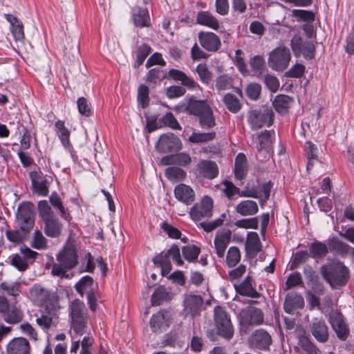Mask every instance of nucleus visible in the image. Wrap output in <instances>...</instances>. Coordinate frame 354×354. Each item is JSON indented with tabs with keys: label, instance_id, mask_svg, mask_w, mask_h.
I'll use <instances>...</instances> for the list:
<instances>
[{
	"label": "nucleus",
	"instance_id": "nucleus-1",
	"mask_svg": "<svg viewBox=\"0 0 354 354\" xmlns=\"http://www.w3.org/2000/svg\"><path fill=\"white\" fill-rule=\"evenodd\" d=\"M76 248L73 243H68L64 250L57 255L60 264H55L51 273L53 276L68 277L66 270L74 268L78 263Z\"/></svg>",
	"mask_w": 354,
	"mask_h": 354
},
{
	"label": "nucleus",
	"instance_id": "nucleus-2",
	"mask_svg": "<svg viewBox=\"0 0 354 354\" xmlns=\"http://www.w3.org/2000/svg\"><path fill=\"white\" fill-rule=\"evenodd\" d=\"M324 279L333 287L344 285L348 279V270L342 263H332L321 267Z\"/></svg>",
	"mask_w": 354,
	"mask_h": 354
},
{
	"label": "nucleus",
	"instance_id": "nucleus-3",
	"mask_svg": "<svg viewBox=\"0 0 354 354\" xmlns=\"http://www.w3.org/2000/svg\"><path fill=\"white\" fill-rule=\"evenodd\" d=\"M291 55L288 47L281 45L274 48L268 59V66L275 71H283L289 66Z\"/></svg>",
	"mask_w": 354,
	"mask_h": 354
},
{
	"label": "nucleus",
	"instance_id": "nucleus-4",
	"mask_svg": "<svg viewBox=\"0 0 354 354\" xmlns=\"http://www.w3.org/2000/svg\"><path fill=\"white\" fill-rule=\"evenodd\" d=\"M16 219L21 230L30 232L35 225L34 205L30 202L21 203L17 208Z\"/></svg>",
	"mask_w": 354,
	"mask_h": 354
},
{
	"label": "nucleus",
	"instance_id": "nucleus-5",
	"mask_svg": "<svg viewBox=\"0 0 354 354\" xmlns=\"http://www.w3.org/2000/svg\"><path fill=\"white\" fill-rule=\"evenodd\" d=\"M214 313V322L218 333L227 339H232L234 329L229 315L221 306H216Z\"/></svg>",
	"mask_w": 354,
	"mask_h": 354
},
{
	"label": "nucleus",
	"instance_id": "nucleus-6",
	"mask_svg": "<svg viewBox=\"0 0 354 354\" xmlns=\"http://www.w3.org/2000/svg\"><path fill=\"white\" fill-rule=\"evenodd\" d=\"M70 309L73 328L77 333L82 334L87 320L85 306L80 300L75 299L71 304Z\"/></svg>",
	"mask_w": 354,
	"mask_h": 354
},
{
	"label": "nucleus",
	"instance_id": "nucleus-7",
	"mask_svg": "<svg viewBox=\"0 0 354 354\" xmlns=\"http://www.w3.org/2000/svg\"><path fill=\"white\" fill-rule=\"evenodd\" d=\"M273 113L269 109H255L249 112L248 121L253 130L271 125L273 122Z\"/></svg>",
	"mask_w": 354,
	"mask_h": 354
},
{
	"label": "nucleus",
	"instance_id": "nucleus-8",
	"mask_svg": "<svg viewBox=\"0 0 354 354\" xmlns=\"http://www.w3.org/2000/svg\"><path fill=\"white\" fill-rule=\"evenodd\" d=\"M170 259L176 262L177 266L183 264V261L180 257V249L176 245L171 247L167 252H163L154 258V263L159 264L162 267V271L169 272L171 270Z\"/></svg>",
	"mask_w": 354,
	"mask_h": 354
},
{
	"label": "nucleus",
	"instance_id": "nucleus-9",
	"mask_svg": "<svg viewBox=\"0 0 354 354\" xmlns=\"http://www.w3.org/2000/svg\"><path fill=\"white\" fill-rule=\"evenodd\" d=\"M213 200L207 196L203 197L199 203H196L190 209L189 214L192 220L201 221L212 216Z\"/></svg>",
	"mask_w": 354,
	"mask_h": 354
},
{
	"label": "nucleus",
	"instance_id": "nucleus-10",
	"mask_svg": "<svg viewBox=\"0 0 354 354\" xmlns=\"http://www.w3.org/2000/svg\"><path fill=\"white\" fill-rule=\"evenodd\" d=\"M291 48L295 56L301 54L305 59H311L314 57L315 46L311 41H303L301 37L295 35L291 39Z\"/></svg>",
	"mask_w": 354,
	"mask_h": 354
},
{
	"label": "nucleus",
	"instance_id": "nucleus-11",
	"mask_svg": "<svg viewBox=\"0 0 354 354\" xmlns=\"http://www.w3.org/2000/svg\"><path fill=\"white\" fill-rule=\"evenodd\" d=\"M203 304V299L201 295L192 293L185 294L183 301V312L185 316L194 317L198 315Z\"/></svg>",
	"mask_w": 354,
	"mask_h": 354
},
{
	"label": "nucleus",
	"instance_id": "nucleus-12",
	"mask_svg": "<svg viewBox=\"0 0 354 354\" xmlns=\"http://www.w3.org/2000/svg\"><path fill=\"white\" fill-rule=\"evenodd\" d=\"M308 330L315 339L320 343H326L329 339L328 327L322 318H313L309 322Z\"/></svg>",
	"mask_w": 354,
	"mask_h": 354
},
{
	"label": "nucleus",
	"instance_id": "nucleus-13",
	"mask_svg": "<svg viewBox=\"0 0 354 354\" xmlns=\"http://www.w3.org/2000/svg\"><path fill=\"white\" fill-rule=\"evenodd\" d=\"M263 322V315L259 308H248L243 310L240 313V324L242 326L259 325Z\"/></svg>",
	"mask_w": 354,
	"mask_h": 354
},
{
	"label": "nucleus",
	"instance_id": "nucleus-14",
	"mask_svg": "<svg viewBox=\"0 0 354 354\" xmlns=\"http://www.w3.org/2000/svg\"><path fill=\"white\" fill-rule=\"evenodd\" d=\"M201 46L209 52H216L221 46L219 37L212 32L201 31L198 33Z\"/></svg>",
	"mask_w": 354,
	"mask_h": 354
},
{
	"label": "nucleus",
	"instance_id": "nucleus-15",
	"mask_svg": "<svg viewBox=\"0 0 354 354\" xmlns=\"http://www.w3.org/2000/svg\"><path fill=\"white\" fill-rule=\"evenodd\" d=\"M180 147V140L173 133L162 135L156 145L157 149L162 153L178 149Z\"/></svg>",
	"mask_w": 354,
	"mask_h": 354
},
{
	"label": "nucleus",
	"instance_id": "nucleus-16",
	"mask_svg": "<svg viewBox=\"0 0 354 354\" xmlns=\"http://www.w3.org/2000/svg\"><path fill=\"white\" fill-rule=\"evenodd\" d=\"M258 145H257L258 153L257 158L263 161L270 156V146L271 144L270 134L265 131L257 136Z\"/></svg>",
	"mask_w": 354,
	"mask_h": 354
},
{
	"label": "nucleus",
	"instance_id": "nucleus-17",
	"mask_svg": "<svg viewBox=\"0 0 354 354\" xmlns=\"http://www.w3.org/2000/svg\"><path fill=\"white\" fill-rule=\"evenodd\" d=\"M232 233L229 230H223L216 233L214 238V248L218 257L223 258L230 242Z\"/></svg>",
	"mask_w": 354,
	"mask_h": 354
},
{
	"label": "nucleus",
	"instance_id": "nucleus-18",
	"mask_svg": "<svg viewBox=\"0 0 354 354\" xmlns=\"http://www.w3.org/2000/svg\"><path fill=\"white\" fill-rule=\"evenodd\" d=\"M329 322L337 334V336L344 340L348 335V329L343 319L342 314L335 312L333 313L329 317Z\"/></svg>",
	"mask_w": 354,
	"mask_h": 354
},
{
	"label": "nucleus",
	"instance_id": "nucleus-19",
	"mask_svg": "<svg viewBox=\"0 0 354 354\" xmlns=\"http://www.w3.org/2000/svg\"><path fill=\"white\" fill-rule=\"evenodd\" d=\"M176 198L185 205H191L195 201V192L189 185L180 183L175 187Z\"/></svg>",
	"mask_w": 354,
	"mask_h": 354
},
{
	"label": "nucleus",
	"instance_id": "nucleus-20",
	"mask_svg": "<svg viewBox=\"0 0 354 354\" xmlns=\"http://www.w3.org/2000/svg\"><path fill=\"white\" fill-rule=\"evenodd\" d=\"M271 342V337L263 330H256L249 338L250 346L259 349H266Z\"/></svg>",
	"mask_w": 354,
	"mask_h": 354
},
{
	"label": "nucleus",
	"instance_id": "nucleus-21",
	"mask_svg": "<svg viewBox=\"0 0 354 354\" xmlns=\"http://www.w3.org/2000/svg\"><path fill=\"white\" fill-rule=\"evenodd\" d=\"M31 189L34 194L44 196V175L40 168L31 171L29 174Z\"/></svg>",
	"mask_w": 354,
	"mask_h": 354
},
{
	"label": "nucleus",
	"instance_id": "nucleus-22",
	"mask_svg": "<svg viewBox=\"0 0 354 354\" xmlns=\"http://www.w3.org/2000/svg\"><path fill=\"white\" fill-rule=\"evenodd\" d=\"M304 306V300L301 295L297 292L288 293L283 304L285 311L289 314H293L298 308H302Z\"/></svg>",
	"mask_w": 354,
	"mask_h": 354
},
{
	"label": "nucleus",
	"instance_id": "nucleus-23",
	"mask_svg": "<svg viewBox=\"0 0 354 354\" xmlns=\"http://www.w3.org/2000/svg\"><path fill=\"white\" fill-rule=\"evenodd\" d=\"M29 343L24 337L14 338L7 346L8 354H29Z\"/></svg>",
	"mask_w": 354,
	"mask_h": 354
},
{
	"label": "nucleus",
	"instance_id": "nucleus-24",
	"mask_svg": "<svg viewBox=\"0 0 354 354\" xmlns=\"http://www.w3.org/2000/svg\"><path fill=\"white\" fill-rule=\"evenodd\" d=\"M261 250V243L257 232L248 233L245 241V251L248 256L254 258Z\"/></svg>",
	"mask_w": 354,
	"mask_h": 354
},
{
	"label": "nucleus",
	"instance_id": "nucleus-25",
	"mask_svg": "<svg viewBox=\"0 0 354 354\" xmlns=\"http://www.w3.org/2000/svg\"><path fill=\"white\" fill-rule=\"evenodd\" d=\"M197 170L201 176L208 179L217 176L218 169L216 162L209 160H202L197 165Z\"/></svg>",
	"mask_w": 354,
	"mask_h": 354
},
{
	"label": "nucleus",
	"instance_id": "nucleus-26",
	"mask_svg": "<svg viewBox=\"0 0 354 354\" xmlns=\"http://www.w3.org/2000/svg\"><path fill=\"white\" fill-rule=\"evenodd\" d=\"M150 326L152 330L155 333L165 330L169 326L167 313L165 312H158L153 315L151 318Z\"/></svg>",
	"mask_w": 354,
	"mask_h": 354
},
{
	"label": "nucleus",
	"instance_id": "nucleus-27",
	"mask_svg": "<svg viewBox=\"0 0 354 354\" xmlns=\"http://www.w3.org/2000/svg\"><path fill=\"white\" fill-rule=\"evenodd\" d=\"M197 24L217 30L220 28V23L217 19L208 11H201L196 16Z\"/></svg>",
	"mask_w": 354,
	"mask_h": 354
},
{
	"label": "nucleus",
	"instance_id": "nucleus-28",
	"mask_svg": "<svg viewBox=\"0 0 354 354\" xmlns=\"http://www.w3.org/2000/svg\"><path fill=\"white\" fill-rule=\"evenodd\" d=\"M132 19L134 24L138 27H148L150 25L149 12L146 8H133L132 10Z\"/></svg>",
	"mask_w": 354,
	"mask_h": 354
},
{
	"label": "nucleus",
	"instance_id": "nucleus-29",
	"mask_svg": "<svg viewBox=\"0 0 354 354\" xmlns=\"http://www.w3.org/2000/svg\"><path fill=\"white\" fill-rule=\"evenodd\" d=\"M168 76L175 81H180L184 85L189 88H201L200 86L192 78L188 77L184 72L171 69L168 72Z\"/></svg>",
	"mask_w": 354,
	"mask_h": 354
},
{
	"label": "nucleus",
	"instance_id": "nucleus-30",
	"mask_svg": "<svg viewBox=\"0 0 354 354\" xmlns=\"http://www.w3.org/2000/svg\"><path fill=\"white\" fill-rule=\"evenodd\" d=\"M5 18L10 24V31L17 41L22 40L24 38L23 24L14 15L6 14Z\"/></svg>",
	"mask_w": 354,
	"mask_h": 354
},
{
	"label": "nucleus",
	"instance_id": "nucleus-31",
	"mask_svg": "<svg viewBox=\"0 0 354 354\" xmlns=\"http://www.w3.org/2000/svg\"><path fill=\"white\" fill-rule=\"evenodd\" d=\"M192 158L188 153H180L177 154L166 156L161 159V163L167 165H179L186 166L191 162Z\"/></svg>",
	"mask_w": 354,
	"mask_h": 354
},
{
	"label": "nucleus",
	"instance_id": "nucleus-32",
	"mask_svg": "<svg viewBox=\"0 0 354 354\" xmlns=\"http://www.w3.org/2000/svg\"><path fill=\"white\" fill-rule=\"evenodd\" d=\"M257 203L252 200H245L239 203L236 207V211L241 216H252L258 212Z\"/></svg>",
	"mask_w": 354,
	"mask_h": 354
},
{
	"label": "nucleus",
	"instance_id": "nucleus-33",
	"mask_svg": "<svg viewBox=\"0 0 354 354\" xmlns=\"http://www.w3.org/2000/svg\"><path fill=\"white\" fill-rule=\"evenodd\" d=\"M23 317V312L16 306V301H11V307L3 317V320L10 324H16L21 322Z\"/></svg>",
	"mask_w": 354,
	"mask_h": 354
},
{
	"label": "nucleus",
	"instance_id": "nucleus-34",
	"mask_svg": "<svg viewBox=\"0 0 354 354\" xmlns=\"http://www.w3.org/2000/svg\"><path fill=\"white\" fill-rule=\"evenodd\" d=\"M236 291L241 295L252 298H259L260 294L252 286L249 277H247L242 283L234 285Z\"/></svg>",
	"mask_w": 354,
	"mask_h": 354
},
{
	"label": "nucleus",
	"instance_id": "nucleus-35",
	"mask_svg": "<svg viewBox=\"0 0 354 354\" xmlns=\"http://www.w3.org/2000/svg\"><path fill=\"white\" fill-rule=\"evenodd\" d=\"M210 106L204 100H196L191 99L187 106V110L190 114L201 115L203 112L207 111Z\"/></svg>",
	"mask_w": 354,
	"mask_h": 354
},
{
	"label": "nucleus",
	"instance_id": "nucleus-36",
	"mask_svg": "<svg viewBox=\"0 0 354 354\" xmlns=\"http://www.w3.org/2000/svg\"><path fill=\"white\" fill-rule=\"evenodd\" d=\"M247 174V160L245 156L240 153L237 155L234 164V175L237 179L242 180Z\"/></svg>",
	"mask_w": 354,
	"mask_h": 354
},
{
	"label": "nucleus",
	"instance_id": "nucleus-37",
	"mask_svg": "<svg viewBox=\"0 0 354 354\" xmlns=\"http://www.w3.org/2000/svg\"><path fill=\"white\" fill-rule=\"evenodd\" d=\"M172 294L167 290L164 286H160L156 289L151 296V304L153 306H158L165 301L170 300Z\"/></svg>",
	"mask_w": 354,
	"mask_h": 354
},
{
	"label": "nucleus",
	"instance_id": "nucleus-38",
	"mask_svg": "<svg viewBox=\"0 0 354 354\" xmlns=\"http://www.w3.org/2000/svg\"><path fill=\"white\" fill-rule=\"evenodd\" d=\"M55 128L57 134L63 146L65 148H68L70 147V131L65 127L64 122L62 120H57L55 122Z\"/></svg>",
	"mask_w": 354,
	"mask_h": 354
},
{
	"label": "nucleus",
	"instance_id": "nucleus-39",
	"mask_svg": "<svg viewBox=\"0 0 354 354\" xmlns=\"http://www.w3.org/2000/svg\"><path fill=\"white\" fill-rule=\"evenodd\" d=\"M30 297L32 302L42 306L44 304V288L40 285H35L30 290Z\"/></svg>",
	"mask_w": 354,
	"mask_h": 354
},
{
	"label": "nucleus",
	"instance_id": "nucleus-40",
	"mask_svg": "<svg viewBox=\"0 0 354 354\" xmlns=\"http://www.w3.org/2000/svg\"><path fill=\"white\" fill-rule=\"evenodd\" d=\"M62 226L57 219L46 218V234L51 237H57L60 234Z\"/></svg>",
	"mask_w": 354,
	"mask_h": 354
},
{
	"label": "nucleus",
	"instance_id": "nucleus-41",
	"mask_svg": "<svg viewBox=\"0 0 354 354\" xmlns=\"http://www.w3.org/2000/svg\"><path fill=\"white\" fill-rule=\"evenodd\" d=\"M328 248L331 252L343 255L347 253L351 248L348 244L337 239L333 238L329 240Z\"/></svg>",
	"mask_w": 354,
	"mask_h": 354
},
{
	"label": "nucleus",
	"instance_id": "nucleus-42",
	"mask_svg": "<svg viewBox=\"0 0 354 354\" xmlns=\"http://www.w3.org/2000/svg\"><path fill=\"white\" fill-rule=\"evenodd\" d=\"M20 292L19 285L17 283L3 281L0 283V292L12 296L15 300L19 295Z\"/></svg>",
	"mask_w": 354,
	"mask_h": 354
},
{
	"label": "nucleus",
	"instance_id": "nucleus-43",
	"mask_svg": "<svg viewBox=\"0 0 354 354\" xmlns=\"http://www.w3.org/2000/svg\"><path fill=\"white\" fill-rule=\"evenodd\" d=\"M165 176L169 180L177 182L184 180L186 177V173L179 167H170L165 170Z\"/></svg>",
	"mask_w": 354,
	"mask_h": 354
},
{
	"label": "nucleus",
	"instance_id": "nucleus-44",
	"mask_svg": "<svg viewBox=\"0 0 354 354\" xmlns=\"http://www.w3.org/2000/svg\"><path fill=\"white\" fill-rule=\"evenodd\" d=\"M328 250L327 245L319 241L313 242L310 247V254L315 259L324 257L328 253Z\"/></svg>",
	"mask_w": 354,
	"mask_h": 354
},
{
	"label": "nucleus",
	"instance_id": "nucleus-45",
	"mask_svg": "<svg viewBox=\"0 0 354 354\" xmlns=\"http://www.w3.org/2000/svg\"><path fill=\"white\" fill-rule=\"evenodd\" d=\"M290 100V97L288 96L279 95L275 97L273 106L277 112L283 113L288 109Z\"/></svg>",
	"mask_w": 354,
	"mask_h": 354
},
{
	"label": "nucleus",
	"instance_id": "nucleus-46",
	"mask_svg": "<svg viewBox=\"0 0 354 354\" xmlns=\"http://www.w3.org/2000/svg\"><path fill=\"white\" fill-rule=\"evenodd\" d=\"M93 284V279L90 276L83 277L76 284L75 288L77 291L83 297L85 292H93L91 286Z\"/></svg>",
	"mask_w": 354,
	"mask_h": 354
},
{
	"label": "nucleus",
	"instance_id": "nucleus-47",
	"mask_svg": "<svg viewBox=\"0 0 354 354\" xmlns=\"http://www.w3.org/2000/svg\"><path fill=\"white\" fill-rule=\"evenodd\" d=\"M224 104L227 109L232 113H237L241 108V104L238 98L232 94H227L223 99Z\"/></svg>",
	"mask_w": 354,
	"mask_h": 354
},
{
	"label": "nucleus",
	"instance_id": "nucleus-48",
	"mask_svg": "<svg viewBox=\"0 0 354 354\" xmlns=\"http://www.w3.org/2000/svg\"><path fill=\"white\" fill-rule=\"evenodd\" d=\"M216 133L214 131L208 133H193L189 138L192 143H202L211 141L215 138Z\"/></svg>",
	"mask_w": 354,
	"mask_h": 354
},
{
	"label": "nucleus",
	"instance_id": "nucleus-49",
	"mask_svg": "<svg viewBox=\"0 0 354 354\" xmlns=\"http://www.w3.org/2000/svg\"><path fill=\"white\" fill-rule=\"evenodd\" d=\"M241 260V252L237 247L232 246L229 248L226 262L229 267H234L239 263Z\"/></svg>",
	"mask_w": 354,
	"mask_h": 354
},
{
	"label": "nucleus",
	"instance_id": "nucleus-50",
	"mask_svg": "<svg viewBox=\"0 0 354 354\" xmlns=\"http://www.w3.org/2000/svg\"><path fill=\"white\" fill-rule=\"evenodd\" d=\"M198 117L199 122L202 128L209 129L215 126V120L211 108L207 111L203 112V113Z\"/></svg>",
	"mask_w": 354,
	"mask_h": 354
},
{
	"label": "nucleus",
	"instance_id": "nucleus-51",
	"mask_svg": "<svg viewBox=\"0 0 354 354\" xmlns=\"http://www.w3.org/2000/svg\"><path fill=\"white\" fill-rule=\"evenodd\" d=\"M184 257L189 261L196 260L199 254L200 248L194 245H188L183 248L182 250Z\"/></svg>",
	"mask_w": 354,
	"mask_h": 354
},
{
	"label": "nucleus",
	"instance_id": "nucleus-52",
	"mask_svg": "<svg viewBox=\"0 0 354 354\" xmlns=\"http://www.w3.org/2000/svg\"><path fill=\"white\" fill-rule=\"evenodd\" d=\"M28 233L29 232H25L20 228L18 230H8L6 232V236L11 242L20 243L26 238Z\"/></svg>",
	"mask_w": 354,
	"mask_h": 354
},
{
	"label": "nucleus",
	"instance_id": "nucleus-53",
	"mask_svg": "<svg viewBox=\"0 0 354 354\" xmlns=\"http://www.w3.org/2000/svg\"><path fill=\"white\" fill-rule=\"evenodd\" d=\"M215 86L218 92L229 90L232 88V80L226 75H221L216 79Z\"/></svg>",
	"mask_w": 354,
	"mask_h": 354
},
{
	"label": "nucleus",
	"instance_id": "nucleus-54",
	"mask_svg": "<svg viewBox=\"0 0 354 354\" xmlns=\"http://www.w3.org/2000/svg\"><path fill=\"white\" fill-rule=\"evenodd\" d=\"M196 71L199 76V78L204 84H209L212 80V73L208 70L206 64H199L196 68Z\"/></svg>",
	"mask_w": 354,
	"mask_h": 354
},
{
	"label": "nucleus",
	"instance_id": "nucleus-55",
	"mask_svg": "<svg viewBox=\"0 0 354 354\" xmlns=\"http://www.w3.org/2000/svg\"><path fill=\"white\" fill-rule=\"evenodd\" d=\"M305 149L308 156V165L307 169H310L313 166V162L316 159V151L317 148L313 143L308 141L305 144Z\"/></svg>",
	"mask_w": 354,
	"mask_h": 354
},
{
	"label": "nucleus",
	"instance_id": "nucleus-56",
	"mask_svg": "<svg viewBox=\"0 0 354 354\" xmlns=\"http://www.w3.org/2000/svg\"><path fill=\"white\" fill-rule=\"evenodd\" d=\"M292 16L299 20L312 22L315 20V15L313 12L305 10H293Z\"/></svg>",
	"mask_w": 354,
	"mask_h": 354
},
{
	"label": "nucleus",
	"instance_id": "nucleus-57",
	"mask_svg": "<svg viewBox=\"0 0 354 354\" xmlns=\"http://www.w3.org/2000/svg\"><path fill=\"white\" fill-rule=\"evenodd\" d=\"M261 91V85L255 82L249 84L245 88L248 97L252 100H256L259 97Z\"/></svg>",
	"mask_w": 354,
	"mask_h": 354
},
{
	"label": "nucleus",
	"instance_id": "nucleus-58",
	"mask_svg": "<svg viewBox=\"0 0 354 354\" xmlns=\"http://www.w3.org/2000/svg\"><path fill=\"white\" fill-rule=\"evenodd\" d=\"M138 101L144 109L148 106L149 102V88L145 85H140L138 91Z\"/></svg>",
	"mask_w": 354,
	"mask_h": 354
},
{
	"label": "nucleus",
	"instance_id": "nucleus-59",
	"mask_svg": "<svg viewBox=\"0 0 354 354\" xmlns=\"http://www.w3.org/2000/svg\"><path fill=\"white\" fill-rule=\"evenodd\" d=\"M49 202L51 206L59 212V213L64 216L65 214V209L63 205L60 196L56 192L52 193L49 197Z\"/></svg>",
	"mask_w": 354,
	"mask_h": 354
},
{
	"label": "nucleus",
	"instance_id": "nucleus-60",
	"mask_svg": "<svg viewBox=\"0 0 354 354\" xmlns=\"http://www.w3.org/2000/svg\"><path fill=\"white\" fill-rule=\"evenodd\" d=\"M11 264L19 271L26 270L29 265L28 261L21 256V254H16L12 257Z\"/></svg>",
	"mask_w": 354,
	"mask_h": 354
},
{
	"label": "nucleus",
	"instance_id": "nucleus-61",
	"mask_svg": "<svg viewBox=\"0 0 354 354\" xmlns=\"http://www.w3.org/2000/svg\"><path fill=\"white\" fill-rule=\"evenodd\" d=\"M30 245L37 250H41L44 248V236L40 230H35L33 233Z\"/></svg>",
	"mask_w": 354,
	"mask_h": 354
},
{
	"label": "nucleus",
	"instance_id": "nucleus-62",
	"mask_svg": "<svg viewBox=\"0 0 354 354\" xmlns=\"http://www.w3.org/2000/svg\"><path fill=\"white\" fill-rule=\"evenodd\" d=\"M235 225L245 229H257L258 220L257 218H244L237 221Z\"/></svg>",
	"mask_w": 354,
	"mask_h": 354
},
{
	"label": "nucleus",
	"instance_id": "nucleus-63",
	"mask_svg": "<svg viewBox=\"0 0 354 354\" xmlns=\"http://www.w3.org/2000/svg\"><path fill=\"white\" fill-rule=\"evenodd\" d=\"M78 111L80 114L84 116H90L92 114V111L90 105L85 97H80L77 102Z\"/></svg>",
	"mask_w": 354,
	"mask_h": 354
},
{
	"label": "nucleus",
	"instance_id": "nucleus-64",
	"mask_svg": "<svg viewBox=\"0 0 354 354\" xmlns=\"http://www.w3.org/2000/svg\"><path fill=\"white\" fill-rule=\"evenodd\" d=\"M20 254L28 261V263H32L36 259L39 254L37 252L32 250L26 245H23L20 248Z\"/></svg>",
	"mask_w": 354,
	"mask_h": 354
}]
</instances>
